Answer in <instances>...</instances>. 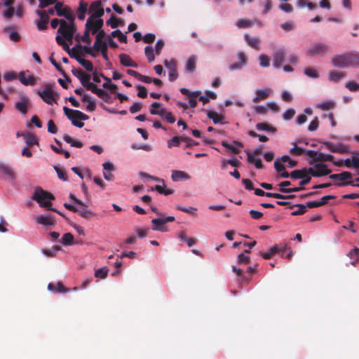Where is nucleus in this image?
<instances>
[{
  "label": "nucleus",
  "mask_w": 359,
  "mask_h": 359,
  "mask_svg": "<svg viewBox=\"0 0 359 359\" xmlns=\"http://www.w3.org/2000/svg\"><path fill=\"white\" fill-rule=\"evenodd\" d=\"M32 198L36 201L41 207L48 208L51 206V201L55 199V196L51 193L44 191L41 187H37Z\"/></svg>",
  "instance_id": "obj_1"
},
{
  "label": "nucleus",
  "mask_w": 359,
  "mask_h": 359,
  "mask_svg": "<svg viewBox=\"0 0 359 359\" xmlns=\"http://www.w3.org/2000/svg\"><path fill=\"white\" fill-rule=\"evenodd\" d=\"M63 111L66 116L72 121V123L78 128H81L84 126V123L81 121L88 119V116L79 110H74L64 107Z\"/></svg>",
  "instance_id": "obj_2"
},
{
  "label": "nucleus",
  "mask_w": 359,
  "mask_h": 359,
  "mask_svg": "<svg viewBox=\"0 0 359 359\" xmlns=\"http://www.w3.org/2000/svg\"><path fill=\"white\" fill-rule=\"evenodd\" d=\"M76 31V27L73 22L67 23L66 20H62L61 25L59 27L57 32L60 33L62 37L69 42L71 44L73 41L74 35Z\"/></svg>",
  "instance_id": "obj_3"
},
{
  "label": "nucleus",
  "mask_w": 359,
  "mask_h": 359,
  "mask_svg": "<svg viewBox=\"0 0 359 359\" xmlns=\"http://www.w3.org/2000/svg\"><path fill=\"white\" fill-rule=\"evenodd\" d=\"M330 50L331 48L327 44L318 43L311 46L306 50V55L311 57L316 55H324L330 53Z\"/></svg>",
  "instance_id": "obj_4"
},
{
  "label": "nucleus",
  "mask_w": 359,
  "mask_h": 359,
  "mask_svg": "<svg viewBox=\"0 0 359 359\" xmlns=\"http://www.w3.org/2000/svg\"><path fill=\"white\" fill-rule=\"evenodd\" d=\"M309 174L314 177H320L330 175L332 172V170L327 168L326 164L323 163H316L313 168H308Z\"/></svg>",
  "instance_id": "obj_5"
},
{
  "label": "nucleus",
  "mask_w": 359,
  "mask_h": 359,
  "mask_svg": "<svg viewBox=\"0 0 359 359\" xmlns=\"http://www.w3.org/2000/svg\"><path fill=\"white\" fill-rule=\"evenodd\" d=\"M55 10L58 16L65 17L69 22L74 21V16L72 14L71 8L67 6H64L62 2L57 1L55 4Z\"/></svg>",
  "instance_id": "obj_6"
},
{
  "label": "nucleus",
  "mask_w": 359,
  "mask_h": 359,
  "mask_svg": "<svg viewBox=\"0 0 359 359\" xmlns=\"http://www.w3.org/2000/svg\"><path fill=\"white\" fill-rule=\"evenodd\" d=\"M38 94L43 101L48 104H52L53 102H56L55 95L57 93L53 90L52 85L50 83L46 84L44 89L42 91L39 92Z\"/></svg>",
  "instance_id": "obj_7"
},
{
  "label": "nucleus",
  "mask_w": 359,
  "mask_h": 359,
  "mask_svg": "<svg viewBox=\"0 0 359 359\" xmlns=\"http://www.w3.org/2000/svg\"><path fill=\"white\" fill-rule=\"evenodd\" d=\"M306 155L308 156L313 158V161L314 162H326V161H332L334 159V156L332 154H325L323 153H318L313 150H306Z\"/></svg>",
  "instance_id": "obj_8"
},
{
  "label": "nucleus",
  "mask_w": 359,
  "mask_h": 359,
  "mask_svg": "<svg viewBox=\"0 0 359 359\" xmlns=\"http://www.w3.org/2000/svg\"><path fill=\"white\" fill-rule=\"evenodd\" d=\"M163 63L169 72H168L169 81L171 82L175 81L178 78L177 67L176 60L174 59H172L170 61L165 60Z\"/></svg>",
  "instance_id": "obj_9"
},
{
  "label": "nucleus",
  "mask_w": 359,
  "mask_h": 359,
  "mask_svg": "<svg viewBox=\"0 0 359 359\" xmlns=\"http://www.w3.org/2000/svg\"><path fill=\"white\" fill-rule=\"evenodd\" d=\"M72 72L74 76L80 80L82 86L86 89L92 83L90 82L91 79L90 75L86 74L81 69H73Z\"/></svg>",
  "instance_id": "obj_10"
},
{
  "label": "nucleus",
  "mask_w": 359,
  "mask_h": 359,
  "mask_svg": "<svg viewBox=\"0 0 359 359\" xmlns=\"http://www.w3.org/2000/svg\"><path fill=\"white\" fill-rule=\"evenodd\" d=\"M332 63L334 67L340 68L349 67L347 53L344 54L334 55L332 58Z\"/></svg>",
  "instance_id": "obj_11"
},
{
  "label": "nucleus",
  "mask_w": 359,
  "mask_h": 359,
  "mask_svg": "<svg viewBox=\"0 0 359 359\" xmlns=\"http://www.w3.org/2000/svg\"><path fill=\"white\" fill-rule=\"evenodd\" d=\"M89 11L93 12L90 18H99L102 17L104 13V9L102 8V1H93L89 7Z\"/></svg>",
  "instance_id": "obj_12"
},
{
  "label": "nucleus",
  "mask_w": 359,
  "mask_h": 359,
  "mask_svg": "<svg viewBox=\"0 0 359 359\" xmlns=\"http://www.w3.org/2000/svg\"><path fill=\"white\" fill-rule=\"evenodd\" d=\"M182 94L187 95L189 98V104L191 108H195L197 105L196 98L200 95L201 91L190 92L185 88H180Z\"/></svg>",
  "instance_id": "obj_13"
},
{
  "label": "nucleus",
  "mask_w": 359,
  "mask_h": 359,
  "mask_svg": "<svg viewBox=\"0 0 359 359\" xmlns=\"http://www.w3.org/2000/svg\"><path fill=\"white\" fill-rule=\"evenodd\" d=\"M285 50L284 48H280L274 52L273 55V65L275 68H280L285 60Z\"/></svg>",
  "instance_id": "obj_14"
},
{
  "label": "nucleus",
  "mask_w": 359,
  "mask_h": 359,
  "mask_svg": "<svg viewBox=\"0 0 359 359\" xmlns=\"http://www.w3.org/2000/svg\"><path fill=\"white\" fill-rule=\"evenodd\" d=\"M36 221L38 224L45 226H55L56 224L55 217L50 214L39 215L36 217Z\"/></svg>",
  "instance_id": "obj_15"
},
{
  "label": "nucleus",
  "mask_w": 359,
  "mask_h": 359,
  "mask_svg": "<svg viewBox=\"0 0 359 359\" xmlns=\"http://www.w3.org/2000/svg\"><path fill=\"white\" fill-rule=\"evenodd\" d=\"M30 103L29 99L26 95H22L20 100L15 102V108L22 114L27 113L28 106Z\"/></svg>",
  "instance_id": "obj_16"
},
{
  "label": "nucleus",
  "mask_w": 359,
  "mask_h": 359,
  "mask_svg": "<svg viewBox=\"0 0 359 359\" xmlns=\"http://www.w3.org/2000/svg\"><path fill=\"white\" fill-rule=\"evenodd\" d=\"M324 145L329 151L333 153L344 154L348 152V149L342 144H335L332 142H324Z\"/></svg>",
  "instance_id": "obj_17"
},
{
  "label": "nucleus",
  "mask_w": 359,
  "mask_h": 359,
  "mask_svg": "<svg viewBox=\"0 0 359 359\" xmlns=\"http://www.w3.org/2000/svg\"><path fill=\"white\" fill-rule=\"evenodd\" d=\"M37 15L40 17V22H37V28L41 30H46L49 21V17L44 11H36Z\"/></svg>",
  "instance_id": "obj_18"
},
{
  "label": "nucleus",
  "mask_w": 359,
  "mask_h": 359,
  "mask_svg": "<svg viewBox=\"0 0 359 359\" xmlns=\"http://www.w3.org/2000/svg\"><path fill=\"white\" fill-rule=\"evenodd\" d=\"M20 81L25 86H34L36 83V78L33 75L25 76V72H20L18 74Z\"/></svg>",
  "instance_id": "obj_19"
},
{
  "label": "nucleus",
  "mask_w": 359,
  "mask_h": 359,
  "mask_svg": "<svg viewBox=\"0 0 359 359\" xmlns=\"http://www.w3.org/2000/svg\"><path fill=\"white\" fill-rule=\"evenodd\" d=\"M81 208H79V211L76 212L83 218L90 220L93 217L96 216V214L91 210L88 208V205H80Z\"/></svg>",
  "instance_id": "obj_20"
},
{
  "label": "nucleus",
  "mask_w": 359,
  "mask_h": 359,
  "mask_svg": "<svg viewBox=\"0 0 359 359\" xmlns=\"http://www.w3.org/2000/svg\"><path fill=\"white\" fill-rule=\"evenodd\" d=\"M271 92V89H257L256 90V96L253 98L252 101L255 103H257L261 100H264L269 97L270 93Z\"/></svg>",
  "instance_id": "obj_21"
},
{
  "label": "nucleus",
  "mask_w": 359,
  "mask_h": 359,
  "mask_svg": "<svg viewBox=\"0 0 359 359\" xmlns=\"http://www.w3.org/2000/svg\"><path fill=\"white\" fill-rule=\"evenodd\" d=\"M120 62L122 65L125 67H137L138 65L137 62H134L131 57L126 54L121 53L119 55Z\"/></svg>",
  "instance_id": "obj_22"
},
{
  "label": "nucleus",
  "mask_w": 359,
  "mask_h": 359,
  "mask_svg": "<svg viewBox=\"0 0 359 359\" xmlns=\"http://www.w3.org/2000/svg\"><path fill=\"white\" fill-rule=\"evenodd\" d=\"M349 67H359V52L351 51L347 53Z\"/></svg>",
  "instance_id": "obj_23"
},
{
  "label": "nucleus",
  "mask_w": 359,
  "mask_h": 359,
  "mask_svg": "<svg viewBox=\"0 0 359 359\" xmlns=\"http://www.w3.org/2000/svg\"><path fill=\"white\" fill-rule=\"evenodd\" d=\"M286 248V245H284L283 248H279L277 245H274L271 248L269 249V250L266 252H260L262 257L264 259H269L271 258L273 255L278 252H284L285 249Z\"/></svg>",
  "instance_id": "obj_24"
},
{
  "label": "nucleus",
  "mask_w": 359,
  "mask_h": 359,
  "mask_svg": "<svg viewBox=\"0 0 359 359\" xmlns=\"http://www.w3.org/2000/svg\"><path fill=\"white\" fill-rule=\"evenodd\" d=\"M329 178L334 180H339L343 182H346V180L352 178V174L347 171H344L339 174H330Z\"/></svg>",
  "instance_id": "obj_25"
},
{
  "label": "nucleus",
  "mask_w": 359,
  "mask_h": 359,
  "mask_svg": "<svg viewBox=\"0 0 359 359\" xmlns=\"http://www.w3.org/2000/svg\"><path fill=\"white\" fill-rule=\"evenodd\" d=\"M244 37H245V39L247 43L251 48H254L255 50H259L260 49V47H259V43H260L259 38H258V37H252V36H250L248 34H245Z\"/></svg>",
  "instance_id": "obj_26"
},
{
  "label": "nucleus",
  "mask_w": 359,
  "mask_h": 359,
  "mask_svg": "<svg viewBox=\"0 0 359 359\" xmlns=\"http://www.w3.org/2000/svg\"><path fill=\"white\" fill-rule=\"evenodd\" d=\"M90 18V31L93 34H97L99 31L102 30L101 28L103 26L104 22L102 19H97L95 21H93Z\"/></svg>",
  "instance_id": "obj_27"
},
{
  "label": "nucleus",
  "mask_w": 359,
  "mask_h": 359,
  "mask_svg": "<svg viewBox=\"0 0 359 359\" xmlns=\"http://www.w3.org/2000/svg\"><path fill=\"white\" fill-rule=\"evenodd\" d=\"M48 289L54 292H67L69 289L65 287L61 282L57 283H49Z\"/></svg>",
  "instance_id": "obj_28"
},
{
  "label": "nucleus",
  "mask_w": 359,
  "mask_h": 359,
  "mask_svg": "<svg viewBox=\"0 0 359 359\" xmlns=\"http://www.w3.org/2000/svg\"><path fill=\"white\" fill-rule=\"evenodd\" d=\"M171 177L174 182H177L182 180H187L191 178L187 172L181 170H173L172 172Z\"/></svg>",
  "instance_id": "obj_29"
},
{
  "label": "nucleus",
  "mask_w": 359,
  "mask_h": 359,
  "mask_svg": "<svg viewBox=\"0 0 359 359\" xmlns=\"http://www.w3.org/2000/svg\"><path fill=\"white\" fill-rule=\"evenodd\" d=\"M151 223L153 224L152 229L154 231H159L162 232L167 231L166 227H165L163 225L165 224V222L163 219V218H156L153 219L151 220Z\"/></svg>",
  "instance_id": "obj_30"
},
{
  "label": "nucleus",
  "mask_w": 359,
  "mask_h": 359,
  "mask_svg": "<svg viewBox=\"0 0 359 359\" xmlns=\"http://www.w3.org/2000/svg\"><path fill=\"white\" fill-rule=\"evenodd\" d=\"M55 40H56L57 44L61 46L62 47V48L64 49V50L67 52L71 57H73L72 55H78L77 53H74V54L72 53V49L69 48L68 43L65 41V39L60 35H57L55 38Z\"/></svg>",
  "instance_id": "obj_31"
},
{
  "label": "nucleus",
  "mask_w": 359,
  "mask_h": 359,
  "mask_svg": "<svg viewBox=\"0 0 359 359\" xmlns=\"http://www.w3.org/2000/svg\"><path fill=\"white\" fill-rule=\"evenodd\" d=\"M196 57L195 55L190 56L187 60L185 70L189 73H193L196 71Z\"/></svg>",
  "instance_id": "obj_32"
},
{
  "label": "nucleus",
  "mask_w": 359,
  "mask_h": 359,
  "mask_svg": "<svg viewBox=\"0 0 359 359\" xmlns=\"http://www.w3.org/2000/svg\"><path fill=\"white\" fill-rule=\"evenodd\" d=\"M72 56L73 58L76 59L87 71L92 72L93 70V65L90 61L81 57L79 55H74Z\"/></svg>",
  "instance_id": "obj_33"
},
{
  "label": "nucleus",
  "mask_w": 359,
  "mask_h": 359,
  "mask_svg": "<svg viewBox=\"0 0 359 359\" xmlns=\"http://www.w3.org/2000/svg\"><path fill=\"white\" fill-rule=\"evenodd\" d=\"M90 18H88L85 27V32L83 33V35L81 37V40L87 43L88 45H90L91 43V39L90 37Z\"/></svg>",
  "instance_id": "obj_34"
},
{
  "label": "nucleus",
  "mask_w": 359,
  "mask_h": 359,
  "mask_svg": "<svg viewBox=\"0 0 359 359\" xmlns=\"http://www.w3.org/2000/svg\"><path fill=\"white\" fill-rule=\"evenodd\" d=\"M106 34L104 30H100L99 32L96 34L95 36V41L94 43L93 49H98V47L102 46L103 43H107L106 41H103L104 37L105 36Z\"/></svg>",
  "instance_id": "obj_35"
},
{
  "label": "nucleus",
  "mask_w": 359,
  "mask_h": 359,
  "mask_svg": "<svg viewBox=\"0 0 359 359\" xmlns=\"http://www.w3.org/2000/svg\"><path fill=\"white\" fill-rule=\"evenodd\" d=\"M22 136H23L25 139L26 144L29 147H32L35 144H38V140L36 139V137L30 133H22Z\"/></svg>",
  "instance_id": "obj_36"
},
{
  "label": "nucleus",
  "mask_w": 359,
  "mask_h": 359,
  "mask_svg": "<svg viewBox=\"0 0 359 359\" xmlns=\"http://www.w3.org/2000/svg\"><path fill=\"white\" fill-rule=\"evenodd\" d=\"M307 174H309L308 168H304L293 170L290 173V175L292 179H301L302 177H306Z\"/></svg>",
  "instance_id": "obj_37"
},
{
  "label": "nucleus",
  "mask_w": 359,
  "mask_h": 359,
  "mask_svg": "<svg viewBox=\"0 0 359 359\" xmlns=\"http://www.w3.org/2000/svg\"><path fill=\"white\" fill-rule=\"evenodd\" d=\"M151 107L153 108L150 109V113L152 115H159V116H164L165 114V110L164 109H160L161 103L159 102H153L151 105Z\"/></svg>",
  "instance_id": "obj_38"
},
{
  "label": "nucleus",
  "mask_w": 359,
  "mask_h": 359,
  "mask_svg": "<svg viewBox=\"0 0 359 359\" xmlns=\"http://www.w3.org/2000/svg\"><path fill=\"white\" fill-rule=\"evenodd\" d=\"M344 165L348 168L353 167L358 169L359 168V158L354 156L351 159L346 158L344 161Z\"/></svg>",
  "instance_id": "obj_39"
},
{
  "label": "nucleus",
  "mask_w": 359,
  "mask_h": 359,
  "mask_svg": "<svg viewBox=\"0 0 359 359\" xmlns=\"http://www.w3.org/2000/svg\"><path fill=\"white\" fill-rule=\"evenodd\" d=\"M88 90H90L92 93L96 94L100 98L103 99L104 96L106 95L107 91L98 88L94 83H91L87 88Z\"/></svg>",
  "instance_id": "obj_40"
},
{
  "label": "nucleus",
  "mask_w": 359,
  "mask_h": 359,
  "mask_svg": "<svg viewBox=\"0 0 359 359\" xmlns=\"http://www.w3.org/2000/svg\"><path fill=\"white\" fill-rule=\"evenodd\" d=\"M256 128L258 130H266V131L271 132L273 133H275L277 131L276 128H274L272 126H271L266 123H264V122L258 123L256 125Z\"/></svg>",
  "instance_id": "obj_41"
},
{
  "label": "nucleus",
  "mask_w": 359,
  "mask_h": 359,
  "mask_svg": "<svg viewBox=\"0 0 359 359\" xmlns=\"http://www.w3.org/2000/svg\"><path fill=\"white\" fill-rule=\"evenodd\" d=\"M63 140L70 144L72 147H75L77 148H81L83 147V143L79 140H74L70 135L66 134L63 136Z\"/></svg>",
  "instance_id": "obj_42"
},
{
  "label": "nucleus",
  "mask_w": 359,
  "mask_h": 359,
  "mask_svg": "<svg viewBox=\"0 0 359 359\" xmlns=\"http://www.w3.org/2000/svg\"><path fill=\"white\" fill-rule=\"evenodd\" d=\"M0 170L7 175L11 180H14L15 178V172L8 165L0 164Z\"/></svg>",
  "instance_id": "obj_43"
},
{
  "label": "nucleus",
  "mask_w": 359,
  "mask_h": 359,
  "mask_svg": "<svg viewBox=\"0 0 359 359\" xmlns=\"http://www.w3.org/2000/svg\"><path fill=\"white\" fill-rule=\"evenodd\" d=\"M248 161L252 163H254L257 168L261 169L263 168V164L260 158H255L251 152L247 151Z\"/></svg>",
  "instance_id": "obj_44"
},
{
  "label": "nucleus",
  "mask_w": 359,
  "mask_h": 359,
  "mask_svg": "<svg viewBox=\"0 0 359 359\" xmlns=\"http://www.w3.org/2000/svg\"><path fill=\"white\" fill-rule=\"evenodd\" d=\"M348 256L353 260L351 264L355 265L359 261V248H354L348 252Z\"/></svg>",
  "instance_id": "obj_45"
},
{
  "label": "nucleus",
  "mask_w": 359,
  "mask_h": 359,
  "mask_svg": "<svg viewBox=\"0 0 359 359\" xmlns=\"http://www.w3.org/2000/svg\"><path fill=\"white\" fill-rule=\"evenodd\" d=\"M345 74L338 71H331L329 73V79L332 81L337 82L340 79H343Z\"/></svg>",
  "instance_id": "obj_46"
},
{
  "label": "nucleus",
  "mask_w": 359,
  "mask_h": 359,
  "mask_svg": "<svg viewBox=\"0 0 359 359\" xmlns=\"http://www.w3.org/2000/svg\"><path fill=\"white\" fill-rule=\"evenodd\" d=\"M6 32H10L9 38L11 41H18L20 39L19 34L15 31L14 27H8L5 28Z\"/></svg>",
  "instance_id": "obj_47"
},
{
  "label": "nucleus",
  "mask_w": 359,
  "mask_h": 359,
  "mask_svg": "<svg viewBox=\"0 0 359 359\" xmlns=\"http://www.w3.org/2000/svg\"><path fill=\"white\" fill-rule=\"evenodd\" d=\"M207 116L209 118L212 119L214 123H218L223 119V116L217 114L214 111H208Z\"/></svg>",
  "instance_id": "obj_48"
},
{
  "label": "nucleus",
  "mask_w": 359,
  "mask_h": 359,
  "mask_svg": "<svg viewBox=\"0 0 359 359\" xmlns=\"http://www.w3.org/2000/svg\"><path fill=\"white\" fill-rule=\"evenodd\" d=\"M294 206H297L299 208H298V210H297L291 213V215L293 216L302 215L304 214L306 211V206L303 204L290 205L289 208L292 209Z\"/></svg>",
  "instance_id": "obj_49"
},
{
  "label": "nucleus",
  "mask_w": 359,
  "mask_h": 359,
  "mask_svg": "<svg viewBox=\"0 0 359 359\" xmlns=\"http://www.w3.org/2000/svg\"><path fill=\"white\" fill-rule=\"evenodd\" d=\"M118 22H123V20L117 18L114 15H111V17L106 22V24L108 26H110L112 29H115L118 26Z\"/></svg>",
  "instance_id": "obj_50"
},
{
  "label": "nucleus",
  "mask_w": 359,
  "mask_h": 359,
  "mask_svg": "<svg viewBox=\"0 0 359 359\" xmlns=\"http://www.w3.org/2000/svg\"><path fill=\"white\" fill-rule=\"evenodd\" d=\"M336 104L334 102L331 100H327L323 102L318 105V107L323 110H328L330 109H334Z\"/></svg>",
  "instance_id": "obj_51"
},
{
  "label": "nucleus",
  "mask_w": 359,
  "mask_h": 359,
  "mask_svg": "<svg viewBox=\"0 0 359 359\" xmlns=\"http://www.w3.org/2000/svg\"><path fill=\"white\" fill-rule=\"evenodd\" d=\"M62 240L64 245H72L74 242V236L71 233H66L62 236Z\"/></svg>",
  "instance_id": "obj_52"
},
{
  "label": "nucleus",
  "mask_w": 359,
  "mask_h": 359,
  "mask_svg": "<svg viewBox=\"0 0 359 359\" xmlns=\"http://www.w3.org/2000/svg\"><path fill=\"white\" fill-rule=\"evenodd\" d=\"M108 271L109 270L107 267L97 269L95 272V276L98 278L104 279L107 276Z\"/></svg>",
  "instance_id": "obj_53"
},
{
  "label": "nucleus",
  "mask_w": 359,
  "mask_h": 359,
  "mask_svg": "<svg viewBox=\"0 0 359 359\" xmlns=\"http://www.w3.org/2000/svg\"><path fill=\"white\" fill-rule=\"evenodd\" d=\"M144 53L149 62H151L154 60L155 56L154 54V49L151 46H146L144 48Z\"/></svg>",
  "instance_id": "obj_54"
},
{
  "label": "nucleus",
  "mask_w": 359,
  "mask_h": 359,
  "mask_svg": "<svg viewBox=\"0 0 359 359\" xmlns=\"http://www.w3.org/2000/svg\"><path fill=\"white\" fill-rule=\"evenodd\" d=\"M292 144L294 145V147L292 148L290 151V153L292 155H297V156H300L303 154H306V151L304 149H302V147H299L297 145V143L296 142H293Z\"/></svg>",
  "instance_id": "obj_55"
},
{
  "label": "nucleus",
  "mask_w": 359,
  "mask_h": 359,
  "mask_svg": "<svg viewBox=\"0 0 359 359\" xmlns=\"http://www.w3.org/2000/svg\"><path fill=\"white\" fill-rule=\"evenodd\" d=\"M236 25L239 28H247L251 27L253 25V22L250 20L239 19L236 22Z\"/></svg>",
  "instance_id": "obj_56"
},
{
  "label": "nucleus",
  "mask_w": 359,
  "mask_h": 359,
  "mask_svg": "<svg viewBox=\"0 0 359 359\" xmlns=\"http://www.w3.org/2000/svg\"><path fill=\"white\" fill-rule=\"evenodd\" d=\"M259 65L262 67H268L270 65L269 57L264 54L260 55L259 57Z\"/></svg>",
  "instance_id": "obj_57"
},
{
  "label": "nucleus",
  "mask_w": 359,
  "mask_h": 359,
  "mask_svg": "<svg viewBox=\"0 0 359 359\" xmlns=\"http://www.w3.org/2000/svg\"><path fill=\"white\" fill-rule=\"evenodd\" d=\"M304 74L311 78L313 79H317L319 76L318 72L316 69L311 68V67H307L304 69Z\"/></svg>",
  "instance_id": "obj_58"
},
{
  "label": "nucleus",
  "mask_w": 359,
  "mask_h": 359,
  "mask_svg": "<svg viewBox=\"0 0 359 359\" xmlns=\"http://www.w3.org/2000/svg\"><path fill=\"white\" fill-rule=\"evenodd\" d=\"M50 62L52 63V65L65 76L66 80L68 82H70L71 81L70 79L67 76V75L66 74L65 71L62 69V67L60 66V65H59L55 60H53L52 58H50Z\"/></svg>",
  "instance_id": "obj_59"
},
{
  "label": "nucleus",
  "mask_w": 359,
  "mask_h": 359,
  "mask_svg": "<svg viewBox=\"0 0 359 359\" xmlns=\"http://www.w3.org/2000/svg\"><path fill=\"white\" fill-rule=\"evenodd\" d=\"M237 262L240 264H247L250 262V257L245 255V253H241L238 255Z\"/></svg>",
  "instance_id": "obj_60"
},
{
  "label": "nucleus",
  "mask_w": 359,
  "mask_h": 359,
  "mask_svg": "<svg viewBox=\"0 0 359 359\" xmlns=\"http://www.w3.org/2000/svg\"><path fill=\"white\" fill-rule=\"evenodd\" d=\"M182 141V136H175L168 142V147L169 148L172 147H179L180 142Z\"/></svg>",
  "instance_id": "obj_61"
},
{
  "label": "nucleus",
  "mask_w": 359,
  "mask_h": 359,
  "mask_svg": "<svg viewBox=\"0 0 359 359\" xmlns=\"http://www.w3.org/2000/svg\"><path fill=\"white\" fill-rule=\"evenodd\" d=\"M95 51H100L104 59L107 61L109 60V57L107 55V43H103L102 46L98 47V49H93Z\"/></svg>",
  "instance_id": "obj_62"
},
{
  "label": "nucleus",
  "mask_w": 359,
  "mask_h": 359,
  "mask_svg": "<svg viewBox=\"0 0 359 359\" xmlns=\"http://www.w3.org/2000/svg\"><path fill=\"white\" fill-rule=\"evenodd\" d=\"M54 169H55V172H57L58 177L60 180H62L63 181L67 180V177L66 172L63 169H62L57 166H55Z\"/></svg>",
  "instance_id": "obj_63"
},
{
  "label": "nucleus",
  "mask_w": 359,
  "mask_h": 359,
  "mask_svg": "<svg viewBox=\"0 0 359 359\" xmlns=\"http://www.w3.org/2000/svg\"><path fill=\"white\" fill-rule=\"evenodd\" d=\"M346 88L352 92L358 91L359 90V84L355 81H349L346 83Z\"/></svg>",
  "instance_id": "obj_64"
}]
</instances>
